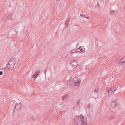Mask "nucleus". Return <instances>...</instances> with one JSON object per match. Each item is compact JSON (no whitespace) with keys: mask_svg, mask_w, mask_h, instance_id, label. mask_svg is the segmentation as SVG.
Masks as SVG:
<instances>
[{"mask_svg":"<svg viewBox=\"0 0 125 125\" xmlns=\"http://www.w3.org/2000/svg\"><path fill=\"white\" fill-rule=\"evenodd\" d=\"M75 121L74 125H78L80 122L81 125H87V120L86 118L82 115H80L74 119Z\"/></svg>","mask_w":125,"mask_h":125,"instance_id":"nucleus-1","label":"nucleus"},{"mask_svg":"<svg viewBox=\"0 0 125 125\" xmlns=\"http://www.w3.org/2000/svg\"><path fill=\"white\" fill-rule=\"evenodd\" d=\"M80 82V79L76 78L73 79V85H74V88L77 89L79 87Z\"/></svg>","mask_w":125,"mask_h":125,"instance_id":"nucleus-2","label":"nucleus"},{"mask_svg":"<svg viewBox=\"0 0 125 125\" xmlns=\"http://www.w3.org/2000/svg\"><path fill=\"white\" fill-rule=\"evenodd\" d=\"M16 62V61L14 59L13 60H10L8 64L7 65L6 67L8 69H10L12 70L13 69L14 66Z\"/></svg>","mask_w":125,"mask_h":125,"instance_id":"nucleus-3","label":"nucleus"},{"mask_svg":"<svg viewBox=\"0 0 125 125\" xmlns=\"http://www.w3.org/2000/svg\"><path fill=\"white\" fill-rule=\"evenodd\" d=\"M71 65L73 68H75L78 65L77 62L75 60H72L71 62Z\"/></svg>","mask_w":125,"mask_h":125,"instance_id":"nucleus-4","label":"nucleus"},{"mask_svg":"<svg viewBox=\"0 0 125 125\" xmlns=\"http://www.w3.org/2000/svg\"><path fill=\"white\" fill-rule=\"evenodd\" d=\"M40 72V70H36L35 73L31 77L32 78H34V80H35L36 78L39 74Z\"/></svg>","mask_w":125,"mask_h":125,"instance_id":"nucleus-5","label":"nucleus"},{"mask_svg":"<svg viewBox=\"0 0 125 125\" xmlns=\"http://www.w3.org/2000/svg\"><path fill=\"white\" fill-rule=\"evenodd\" d=\"M118 65L120 66H121L123 64L125 65V59L122 58L119 60L118 62Z\"/></svg>","mask_w":125,"mask_h":125,"instance_id":"nucleus-6","label":"nucleus"},{"mask_svg":"<svg viewBox=\"0 0 125 125\" xmlns=\"http://www.w3.org/2000/svg\"><path fill=\"white\" fill-rule=\"evenodd\" d=\"M109 89H107L105 92V96H108L111 94H112L111 93Z\"/></svg>","mask_w":125,"mask_h":125,"instance_id":"nucleus-7","label":"nucleus"},{"mask_svg":"<svg viewBox=\"0 0 125 125\" xmlns=\"http://www.w3.org/2000/svg\"><path fill=\"white\" fill-rule=\"evenodd\" d=\"M15 107L17 110L19 111L20 110L21 108L20 103H18L16 104H15Z\"/></svg>","mask_w":125,"mask_h":125,"instance_id":"nucleus-8","label":"nucleus"},{"mask_svg":"<svg viewBox=\"0 0 125 125\" xmlns=\"http://www.w3.org/2000/svg\"><path fill=\"white\" fill-rule=\"evenodd\" d=\"M116 89V87L115 86H113L111 88L110 90V91L111 93L114 94V93Z\"/></svg>","mask_w":125,"mask_h":125,"instance_id":"nucleus-9","label":"nucleus"},{"mask_svg":"<svg viewBox=\"0 0 125 125\" xmlns=\"http://www.w3.org/2000/svg\"><path fill=\"white\" fill-rule=\"evenodd\" d=\"M67 85H68L69 86L71 85H73V80H69L67 81L66 82Z\"/></svg>","mask_w":125,"mask_h":125,"instance_id":"nucleus-10","label":"nucleus"},{"mask_svg":"<svg viewBox=\"0 0 125 125\" xmlns=\"http://www.w3.org/2000/svg\"><path fill=\"white\" fill-rule=\"evenodd\" d=\"M68 97V94H66L63 96L62 98V99L63 101H65L67 99Z\"/></svg>","mask_w":125,"mask_h":125,"instance_id":"nucleus-11","label":"nucleus"},{"mask_svg":"<svg viewBox=\"0 0 125 125\" xmlns=\"http://www.w3.org/2000/svg\"><path fill=\"white\" fill-rule=\"evenodd\" d=\"M111 105L113 108H115L116 106V104L114 101H112L111 103Z\"/></svg>","mask_w":125,"mask_h":125,"instance_id":"nucleus-12","label":"nucleus"},{"mask_svg":"<svg viewBox=\"0 0 125 125\" xmlns=\"http://www.w3.org/2000/svg\"><path fill=\"white\" fill-rule=\"evenodd\" d=\"M70 20V18H68L67 20V21L65 23V25L66 27H68V24L69 23V21Z\"/></svg>","mask_w":125,"mask_h":125,"instance_id":"nucleus-13","label":"nucleus"},{"mask_svg":"<svg viewBox=\"0 0 125 125\" xmlns=\"http://www.w3.org/2000/svg\"><path fill=\"white\" fill-rule=\"evenodd\" d=\"M80 16L83 17H84L85 18H89V17L87 15H84L82 14H80Z\"/></svg>","mask_w":125,"mask_h":125,"instance_id":"nucleus-14","label":"nucleus"},{"mask_svg":"<svg viewBox=\"0 0 125 125\" xmlns=\"http://www.w3.org/2000/svg\"><path fill=\"white\" fill-rule=\"evenodd\" d=\"M12 15L13 14H10V15H9L8 16V17L10 19H14V17H12Z\"/></svg>","mask_w":125,"mask_h":125,"instance_id":"nucleus-15","label":"nucleus"},{"mask_svg":"<svg viewBox=\"0 0 125 125\" xmlns=\"http://www.w3.org/2000/svg\"><path fill=\"white\" fill-rule=\"evenodd\" d=\"M98 87H97L95 89L94 91L96 93H97L98 91Z\"/></svg>","mask_w":125,"mask_h":125,"instance_id":"nucleus-16","label":"nucleus"},{"mask_svg":"<svg viewBox=\"0 0 125 125\" xmlns=\"http://www.w3.org/2000/svg\"><path fill=\"white\" fill-rule=\"evenodd\" d=\"M81 51V49L80 48H77L76 50V52H79Z\"/></svg>","mask_w":125,"mask_h":125,"instance_id":"nucleus-17","label":"nucleus"},{"mask_svg":"<svg viewBox=\"0 0 125 125\" xmlns=\"http://www.w3.org/2000/svg\"><path fill=\"white\" fill-rule=\"evenodd\" d=\"M84 48H81V52H84L85 51H84Z\"/></svg>","mask_w":125,"mask_h":125,"instance_id":"nucleus-18","label":"nucleus"},{"mask_svg":"<svg viewBox=\"0 0 125 125\" xmlns=\"http://www.w3.org/2000/svg\"><path fill=\"white\" fill-rule=\"evenodd\" d=\"M33 120L35 119V117L33 116H31L30 117Z\"/></svg>","mask_w":125,"mask_h":125,"instance_id":"nucleus-19","label":"nucleus"},{"mask_svg":"<svg viewBox=\"0 0 125 125\" xmlns=\"http://www.w3.org/2000/svg\"><path fill=\"white\" fill-rule=\"evenodd\" d=\"M115 12L114 11H111L110 12V14L112 15H113L114 14Z\"/></svg>","mask_w":125,"mask_h":125,"instance_id":"nucleus-20","label":"nucleus"},{"mask_svg":"<svg viewBox=\"0 0 125 125\" xmlns=\"http://www.w3.org/2000/svg\"><path fill=\"white\" fill-rule=\"evenodd\" d=\"M72 51V52H73V53H75V52H76V50H73Z\"/></svg>","mask_w":125,"mask_h":125,"instance_id":"nucleus-21","label":"nucleus"},{"mask_svg":"<svg viewBox=\"0 0 125 125\" xmlns=\"http://www.w3.org/2000/svg\"><path fill=\"white\" fill-rule=\"evenodd\" d=\"M80 103L79 101V100H78L76 102V104H79Z\"/></svg>","mask_w":125,"mask_h":125,"instance_id":"nucleus-22","label":"nucleus"},{"mask_svg":"<svg viewBox=\"0 0 125 125\" xmlns=\"http://www.w3.org/2000/svg\"><path fill=\"white\" fill-rule=\"evenodd\" d=\"M3 74V72L2 71H0V75H2Z\"/></svg>","mask_w":125,"mask_h":125,"instance_id":"nucleus-23","label":"nucleus"},{"mask_svg":"<svg viewBox=\"0 0 125 125\" xmlns=\"http://www.w3.org/2000/svg\"><path fill=\"white\" fill-rule=\"evenodd\" d=\"M83 47V46H81L79 47V48H80V49H81V48H82Z\"/></svg>","mask_w":125,"mask_h":125,"instance_id":"nucleus-24","label":"nucleus"},{"mask_svg":"<svg viewBox=\"0 0 125 125\" xmlns=\"http://www.w3.org/2000/svg\"><path fill=\"white\" fill-rule=\"evenodd\" d=\"M115 118V117L114 116H113L112 117V118L111 119H113L114 118Z\"/></svg>","mask_w":125,"mask_h":125,"instance_id":"nucleus-25","label":"nucleus"},{"mask_svg":"<svg viewBox=\"0 0 125 125\" xmlns=\"http://www.w3.org/2000/svg\"><path fill=\"white\" fill-rule=\"evenodd\" d=\"M71 53V54H73V53H73V52H72V51H71V52H70Z\"/></svg>","mask_w":125,"mask_h":125,"instance_id":"nucleus-26","label":"nucleus"},{"mask_svg":"<svg viewBox=\"0 0 125 125\" xmlns=\"http://www.w3.org/2000/svg\"><path fill=\"white\" fill-rule=\"evenodd\" d=\"M4 69H5V68H4Z\"/></svg>","mask_w":125,"mask_h":125,"instance_id":"nucleus-27","label":"nucleus"}]
</instances>
